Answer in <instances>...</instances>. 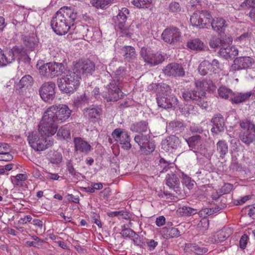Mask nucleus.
<instances>
[{
	"mask_svg": "<svg viewBox=\"0 0 255 255\" xmlns=\"http://www.w3.org/2000/svg\"><path fill=\"white\" fill-rule=\"evenodd\" d=\"M77 13L74 9L68 6L60 8L51 20L52 29L57 34L65 35L75 27Z\"/></svg>",
	"mask_w": 255,
	"mask_h": 255,
	"instance_id": "f257e3e1",
	"label": "nucleus"
},
{
	"mask_svg": "<svg viewBox=\"0 0 255 255\" xmlns=\"http://www.w3.org/2000/svg\"><path fill=\"white\" fill-rule=\"evenodd\" d=\"M80 78L73 70L66 71L61 78L57 79L59 89L66 94L73 93L79 86Z\"/></svg>",
	"mask_w": 255,
	"mask_h": 255,
	"instance_id": "f03ea898",
	"label": "nucleus"
},
{
	"mask_svg": "<svg viewBox=\"0 0 255 255\" xmlns=\"http://www.w3.org/2000/svg\"><path fill=\"white\" fill-rule=\"evenodd\" d=\"M58 124L46 110L38 126L39 131L47 136L53 135L57 131Z\"/></svg>",
	"mask_w": 255,
	"mask_h": 255,
	"instance_id": "7ed1b4c3",
	"label": "nucleus"
},
{
	"mask_svg": "<svg viewBox=\"0 0 255 255\" xmlns=\"http://www.w3.org/2000/svg\"><path fill=\"white\" fill-rule=\"evenodd\" d=\"M43 134L32 132L27 137V140L30 146L36 151H43L51 146L52 141L47 140Z\"/></svg>",
	"mask_w": 255,
	"mask_h": 255,
	"instance_id": "20e7f679",
	"label": "nucleus"
},
{
	"mask_svg": "<svg viewBox=\"0 0 255 255\" xmlns=\"http://www.w3.org/2000/svg\"><path fill=\"white\" fill-rule=\"evenodd\" d=\"M129 10L126 7H123L119 10V13L116 17H113L116 26L119 29L121 33L127 36H130L132 34L131 27L133 26V23L129 27L126 25L127 17L129 14Z\"/></svg>",
	"mask_w": 255,
	"mask_h": 255,
	"instance_id": "39448f33",
	"label": "nucleus"
},
{
	"mask_svg": "<svg viewBox=\"0 0 255 255\" xmlns=\"http://www.w3.org/2000/svg\"><path fill=\"white\" fill-rule=\"evenodd\" d=\"M47 110L58 123H62L68 120L71 113V110L65 104L52 105Z\"/></svg>",
	"mask_w": 255,
	"mask_h": 255,
	"instance_id": "423d86ee",
	"label": "nucleus"
},
{
	"mask_svg": "<svg viewBox=\"0 0 255 255\" xmlns=\"http://www.w3.org/2000/svg\"><path fill=\"white\" fill-rule=\"evenodd\" d=\"M95 69V63L89 59L79 60L73 65L72 69L80 78L82 75H92Z\"/></svg>",
	"mask_w": 255,
	"mask_h": 255,
	"instance_id": "0eeeda50",
	"label": "nucleus"
},
{
	"mask_svg": "<svg viewBox=\"0 0 255 255\" xmlns=\"http://www.w3.org/2000/svg\"><path fill=\"white\" fill-rule=\"evenodd\" d=\"M121 85L111 81L106 87V91L103 92V97L109 101H117L124 97V93L121 89Z\"/></svg>",
	"mask_w": 255,
	"mask_h": 255,
	"instance_id": "6e6552de",
	"label": "nucleus"
},
{
	"mask_svg": "<svg viewBox=\"0 0 255 255\" xmlns=\"http://www.w3.org/2000/svg\"><path fill=\"white\" fill-rule=\"evenodd\" d=\"M140 54L144 61L150 66L158 65L164 60V57L162 55L154 54L150 49L145 47L141 49Z\"/></svg>",
	"mask_w": 255,
	"mask_h": 255,
	"instance_id": "1a4fd4ad",
	"label": "nucleus"
},
{
	"mask_svg": "<svg viewBox=\"0 0 255 255\" xmlns=\"http://www.w3.org/2000/svg\"><path fill=\"white\" fill-rule=\"evenodd\" d=\"M158 106L163 109L175 108L178 104V100L173 94H169L167 91L157 95Z\"/></svg>",
	"mask_w": 255,
	"mask_h": 255,
	"instance_id": "9d476101",
	"label": "nucleus"
},
{
	"mask_svg": "<svg viewBox=\"0 0 255 255\" xmlns=\"http://www.w3.org/2000/svg\"><path fill=\"white\" fill-rule=\"evenodd\" d=\"M112 135L117 141L120 143L122 148L126 150L131 148L130 138L127 130L117 128L113 131Z\"/></svg>",
	"mask_w": 255,
	"mask_h": 255,
	"instance_id": "9b49d317",
	"label": "nucleus"
},
{
	"mask_svg": "<svg viewBox=\"0 0 255 255\" xmlns=\"http://www.w3.org/2000/svg\"><path fill=\"white\" fill-rule=\"evenodd\" d=\"M161 37L164 42L174 45L180 41L181 33L180 29L176 27L167 28L163 31Z\"/></svg>",
	"mask_w": 255,
	"mask_h": 255,
	"instance_id": "f8f14e48",
	"label": "nucleus"
},
{
	"mask_svg": "<svg viewBox=\"0 0 255 255\" xmlns=\"http://www.w3.org/2000/svg\"><path fill=\"white\" fill-rule=\"evenodd\" d=\"M55 84L53 82L44 83L39 89V94L45 102L51 103L55 97Z\"/></svg>",
	"mask_w": 255,
	"mask_h": 255,
	"instance_id": "ddd939ff",
	"label": "nucleus"
},
{
	"mask_svg": "<svg viewBox=\"0 0 255 255\" xmlns=\"http://www.w3.org/2000/svg\"><path fill=\"white\" fill-rule=\"evenodd\" d=\"M8 62L10 63L15 60H23L29 62L30 58L26 51L21 46H15L10 49L8 52Z\"/></svg>",
	"mask_w": 255,
	"mask_h": 255,
	"instance_id": "4468645a",
	"label": "nucleus"
},
{
	"mask_svg": "<svg viewBox=\"0 0 255 255\" xmlns=\"http://www.w3.org/2000/svg\"><path fill=\"white\" fill-rule=\"evenodd\" d=\"M255 63V60L250 56H241L236 58L231 68L233 71L247 69L252 67Z\"/></svg>",
	"mask_w": 255,
	"mask_h": 255,
	"instance_id": "2eb2a0df",
	"label": "nucleus"
},
{
	"mask_svg": "<svg viewBox=\"0 0 255 255\" xmlns=\"http://www.w3.org/2000/svg\"><path fill=\"white\" fill-rule=\"evenodd\" d=\"M102 109L98 106H91L83 110V114L90 122L95 123L101 120Z\"/></svg>",
	"mask_w": 255,
	"mask_h": 255,
	"instance_id": "dca6fc26",
	"label": "nucleus"
},
{
	"mask_svg": "<svg viewBox=\"0 0 255 255\" xmlns=\"http://www.w3.org/2000/svg\"><path fill=\"white\" fill-rule=\"evenodd\" d=\"M232 37L230 35H220L219 37L213 36L210 39L209 44L211 48H217L226 46L232 43Z\"/></svg>",
	"mask_w": 255,
	"mask_h": 255,
	"instance_id": "f3484780",
	"label": "nucleus"
},
{
	"mask_svg": "<svg viewBox=\"0 0 255 255\" xmlns=\"http://www.w3.org/2000/svg\"><path fill=\"white\" fill-rule=\"evenodd\" d=\"M164 74L168 76L183 77L185 71L182 65L177 63L168 64L163 69Z\"/></svg>",
	"mask_w": 255,
	"mask_h": 255,
	"instance_id": "a211bd4d",
	"label": "nucleus"
},
{
	"mask_svg": "<svg viewBox=\"0 0 255 255\" xmlns=\"http://www.w3.org/2000/svg\"><path fill=\"white\" fill-rule=\"evenodd\" d=\"M211 122L213 125L211 129L212 132L218 134L224 131L225 120L221 114L215 115L211 120Z\"/></svg>",
	"mask_w": 255,
	"mask_h": 255,
	"instance_id": "6ab92c4d",
	"label": "nucleus"
},
{
	"mask_svg": "<svg viewBox=\"0 0 255 255\" xmlns=\"http://www.w3.org/2000/svg\"><path fill=\"white\" fill-rule=\"evenodd\" d=\"M75 151L87 154L92 150V146L81 137H75L73 140Z\"/></svg>",
	"mask_w": 255,
	"mask_h": 255,
	"instance_id": "aec40b11",
	"label": "nucleus"
},
{
	"mask_svg": "<svg viewBox=\"0 0 255 255\" xmlns=\"http://www.w3.org/2000/svg\"><path fill=\"white\" fill-rule=\"evenodd\" d=\"M166 184L170 189L173 190L176 193L180 194L181 193L180 190V182L177 175L171 173L167 174L166 178Z\"/></svg>",
	"mask_w": 255,
	"mask_h": 255,
	"instance_id": "412c9836",
	"label": "nucleus"
},
{
	"mask_svg": "<svg viewBox=\"0 0 255 255\" xmlns=\"http://www.w3.org/2000/svg\"><path fill=\"white\" fill-rule=\"evenodd\" d=\"M229 45L221 47L218 52L220 56L226 60L232 59L238 54V50L236 47Z\"/></svg>",
	"mask_w": 255,
	"mask_h": 255,
	"instance_id": "4be33fe9",
	"label": "nucleus"
},
{
	"mask_svg": "<svg viewBox=\"0 0 255 255\" xmlns=\"http://www.w3.org/2000/svg\"><path fill=\"white\" fill-rule=\"evenodd\" d=\"M33 78L31 76L27 75L23 76L15 86V91L19 94H23L26 89L31 86Z\"/></svg>",
	"mask_w": 255,
	"mask_h": 255,
	"instance_id": "5701e85b",
	"label": "nucleus"
},
{
	"mask_svg": "<svg viewBox=\"0 0 255 255\" xmlns=\"http://www.w3.org/2000/svg\"><path fill=\"white\" fill-rule=\"evenodd\" d=\"M123 228L121 234L124 237L129 238L132 240L134 244L140 247H142L143 243L141 242L140 237L134 231L130 228H126L125 225L122 227Z\"/></svg>",
	"mask_w": 255,
	"mask_h": 255,
	"instance_id": "b1692460",
	"label": "nucleus"
},
{
	"mask_svg": "<svg viewBox=\"0 0 255 255\" xmlns=\"http://www.w3.org/2000/svg\"><path fill=\"white\" fill-rule=\"evenodd\" d=\"M180 140L178 137L175 135L168 136L162 142V148L166 150L177 149L179 146Z\"/></svg>",
	"mask_w": 255,
	"mask_h": 255,
	"instance_id": "393cba45",
	"label": "nucleus"
},
{
	"mask_svg": "<svg viewBox=\"0 0 255 255\" xmlns=\"http://www.w3.org/2000/svg\"><path fill=\"white\" fill-rule=\"evenodd\" d=\"M126 74V68L124 67H120L113 74V77L110 74H107L105 77L109 78H112V81L116 82L118 84H122L124 81V78Z\"/></svg>",
	"mask_w": 255,
	"mask_h": 255,
	"instance_id": "a878e982",
	"label": "nucleus"
},
{
	"mask_svg": "<svg viewBox=\"0 0 255 255\" xmlns=\"http://www.w3.org/2000/svg\"><path fill=\"white\" fill-rule=\"evenodd\" d=\"M185 252L187 254L192 255L193 253L201 255L208 252V249L205 247H199L196 244H189L185 246Z\"/></svg>",
	"mask_w": 255,
	"mask_h": 255,
	"instance_id": "bb28decb",
	"label": "nucleus"
},
{
	"mask_svg": "<svg viewBox=\"0 0 255 255\" xmlns=\"http://www.w3.org/2000/svg\"><path fill=\"white\" fill-rule=\"evenodd\" d=\"M253 94V93L251 91L246 93H233L231 102L232 103L236 104H240L248 100Z\"/></svg>",
	"mask_w": 255,
	"mask_h": 255,
	"instance_id": "cd10ccee",
	"label": "nucleus"
},
{
	"mask_svg": "<svg viewBox=\"0 0 255 255\" xmlns=\"http://www.w3.org/2000/svg\"><path fill=\"white\" fill-rule=\"evenodd\" d=\"M214 30L221 32L227 26L226 20L222 17H217L211 20L210 23Z\"/></svg>",
	"mask_w": 255,
	"mask_h": 255,
	"instance_id": "c85d7f7f",
	"label": "nucleus"
},
{
	"mask_svg": "<svg viewBox=\"0 0 255 255\" xmlns=\"http://www.w3.org/2000/svg\"><path fill=\"white\" fill-rule=\"evenodd\" d=\"M23 41L24 45L27 48L26 50L33 51L38 46V39L35 36H25L23 37Z\"/></svg>",
	"mask_w": 255,
	"mask_h": 255,
	"instance_id": "c756f323",
	"label": "nucleus"
},
{
	"mask_svg": "<svg viewBox=\"0 0 255 255\" xmlns=\"http://www.w3.org/2000/svg\"><path fill=\"white\" fill-rule=\"evenodd\" d=\"M130 130L139 133H146L148 130L149 133L150 132L148 123L146 121H140L132 124L130 126Z\"/></svg>",
	"mask_w": 255,
	"mask_h": 255,
	"instance_id": "7c9ffc66",
	"label": "nucleus"
},
{
	"mask_svg": "<svg viewBox=\"0 0 255 255\" xmlns=\"http://www.w3.org/2000/svg\"><path fill=\"white\" fill-rule=\"evenodd\" d=\"M125 59L128 61H133L136 58V54L134 47L131 46H125L122 48Z\"/></svg>",
	"mask_w": 255,
	"mask_h": 255,
	"instance_id": "2f4dec72",
	"label": "nucleus"
},
{
	"mask_svg": "<svg viewBox=\"0 0 255 255\" xmlns=\"http://www.w3.org/2000/svg\"><path fill=\"white\" fill-rule=\"evenodd\" d=\"M187 46L192 50L200 51L204 48V43L199 38L190 39L187 42Z\"/></svg>",
	"mask_w": 255,
	"mask_h": 255,
	"instance_id": "473e14b6",
	"label": "nucleus"
},
{
	"mask_svg": "<svg viewBox=\"0 0 255 255\" xmlns=\"http://www.w3.org/2000/svg\"><path fill=\"white\" fill-rule=\"evenodd\" d=\"M161 233L166 239L177 238L180 236L179 231L175 228L164 227L162 229Z\"/></svg>",
	"mask_w": 255,
	"mask_h": 255,
	"instance_id": "72a5a7b5",
	"label": "nucleus"
},
{
	"mask_svg": "<svg viewBox=\"0 0 255 255\" xmlns=\"http://www.w3.org/2000/svg\"><path fill=\"white\" fill-rule=\"evenodd\" d=\"M217 151L222 159L225 158L228 153L229 148L227 142L224 140H220L216 144Z\"/></svg>",
	"mask_w": 255,
	"mask_h": 255,
	"instance_id": "f704fd0d",
	"label": "nucleus"
},
{
	"mask_svg": "<svg viewBox=\"0 0 255 255\" xmlns=\"http://www.w3.org/2000/svg\"><path fill=\"white\" fill-rule=\"evenodd\" d=\"M51 71L52 78L64 74L65 73V66L62 63L51 62Z\"/></svg>",
	"mask_w": 255,
	"mask_h": 255,
	"instance_id": "c9c22d12",
	"label": "nucleus"
},
{
	"mask_svg": "<svg viewBox=\"0 0 255 255\" xmlns=\"http://www.w3.org/2000/svg\"><path fill=\"white\" fill-rule=\"evenodd\" d=\"M182 97L186 101H192L195 102L199 98V95L197 94V92L194 90H185L182 94Z\"/></svg>",
	"mask_w": 255,
	"mask_h": 255,
	"instance_id": "e433bc0d",
	"label": "nucleus"
},
{
	"mask_svg": "<svg viewBox=\"0 0 255 255\" xmlns=\"http://www.w3.org/2000/svg\"><path fill=\"white\" fill-rule=\"evenodd\" d=\"M131 3L139 8H147L151 10L153 6L152 0H133Z\"/></svg>",
	"mask_w": 255,
	"mask_h": 255,
	"instance_id": "4c0bfd02",
	"label": "nucleus"
},
{
	"mask_svg": "<svg viewBox=\"0 0 255 255\" xmlns=\"http://www.w3.org/2000/svg\"><path fill=\"white\" fill-rule=\"evenodd\" d=\"M79 30V32L81 33L83 36L87 38L92 37L93 35V28L89 27L87 25H79L77 27L75 26L73 30H76V32H78Z\"/></svg>",
	"mask_w": 255,
	"mask_h": 255,
	"instance_id": "58836bf2",
	"label": "nucleus"
},
{
	"mask_svg": "<svg viewBox=\"0 0 255 255\" xmlns=\"http://www.w3.org/2000/svg\"><path fill=\"white\" fill-rule=\"evenodd\" d=\"M145 143L140 147V150L143 154L148 155L154 150L155 145L154 141L151 138L146 141Z\"/></svg>",
	"mask_w": 255,
	"mask_h": 255,
	"instance_id": "ea45409f",
	"label": "nucleus"
},
{
	"mask_svg": "<svg viewBox=\"0 0 255 255\" xmlns=\"http://www.w3.org/2000/svg\"><path fill=\"white\" fill-rule=\"evenodd\" d=\"M200 27L203 28L207 25L210 24L212 16L210 12L207 10L200 11Z\"/></svg>",
	"mask_w": 255,
	"mask_h": 255,
	"instance_id": "a19ab883",
	"label": "nucleus"
},
{
	"mask_svg": "<svg viewBox=\"0 0 255 255\" xmlns=\"http://www.w3.org/2000/svg\"><path fill=\"white\" fill-rule=\"evenodd\" d=\"M199 73L202 76L206 75L209 72H212L210 62L208 60L203 61L198 68Z\"/></svg>",
	"mask_w": 255,
	"mask_h": 255,
	"instance_id": "79ce46f5",
	"label": "nucleus"
},
{
	"mask_svg": "<svg viewBox=\"0 0 255 255\" xmlns=\"http://www.w3.org/2000/svg\"><path fill=\"white\" fill-rule=\"evenodd\" d=\"M186 141L190 148L195 149L196 146L201 145V136L198 134L193 135L186 139Z\"/></svg>",
	"mask_w": 255,
	"mask_h": 255,
	"instance_id": "37998d69",
	"label": "nucleus"
},
{
	"mask_svg": "<svg viewBox=\"0 0 255 255\" xmlns=\"http://www.w3.org/2000/svg\"><path fill=\"white\" fill-rule=\"evenodd\" d=\"M218 93L220 98L228 99H230L232 101V98L233 96V91L225 86H221L218 89Z\"/></svg>",
	"mask_w": 255,
	"mask_h": 255,
	"instance_id": "c03bdc74",
	"label": "nucleus"
},
{
	"mask_svg": "<svg viewBox=\"0 0 255 255\" xmlns=\"http://www.w3.org/2000/svg\"><path fill=\"white\" fill-rule=\"evenodd\" d=\"M251 130L245 131L240 136L241 141L247 145H249L255 139V135Z\"/></svg>",
	"mask_w": 255,
	"mask_h": 255,
	"instance_id": "a18cd8bd",
	"label": "nucleus"
},
{
	"mask_svg": "<svg viewBox=\"0 0 255 255\" xmlns=\"http://www.w3.org/2000/svg\"><path fill=\"white\" fill-rule=\"evenodd\" d=\"M51 62L47 63L39 66L38 68L41 75L52 78L51 67Z\"/></svg>",
	"mask_w": 255,
	"mask_h": 255,
	"instance_id": "49530a36",
	"label": "nucleus"
},
{
	"mask_svg": "<svg viewBox=\"0 0 255 255\" xmlns=\"http://www.w3.org/2000/svg\"><path fill=\"white\" fill-rule=\"evenodd\" d=\"M197 109L196 106L192 105H186L183 108H179L181 113L187 117L191 115H195L197 112Z\"/></svg>",
	"mask_w": 255,
	"mask_h": 255,
	"instance_id": "de8ad7c7",
	"label": "nucleus"
},
{
	"mask_svg": "<svg viewBox=\"0 0 255 255\" xmlns=\"http://www.w3.org/2000/svg\"><path fill=\"white\" fill-rule=\"evenodd\" d=\"M151 138L149 133H139L134 136V140L139 146V148L141 147L143 144H145V142Z\"/></svg>",
	"mask_w": 255,
	"mask_h": 255,
	"instance_id": "09e8293b",
	"label": "nucleus"
},
{
	"mask_svg": "<svg viewBox=\"0 0 255 255\" xmlns=\"http://www.w3.org/2000/svg\"><path fill=\"white\" fill-rule=\"evenodd\" d=\"M178 211L183 216H191L197 213V209L186 206L179 208Z\"/></svg>",
	"mask_w": 255,
	"mask_h": 255,
	"instance_id": "8fccbe9b",
	"label": "nucleus"
},
{
	"mask_svg": "<svg viewBox=\"0 0 255 255\" xmlns=\"http://www.w3.org/2000/svg\"><path fill=\"white\" fill-rule=\"evenodd\" d=\"M240 126L241 128L246 130H252L255 133V125L250 121L245 119L240 122Z\"/></svg>",
	"mask_w": 255,
	"mask_h": 255,
	"instance_id": "3c124183",
	"label": "nucleus"
},
{
	"mask_svg": "<svg viewBox=\"0 0 255 255\" xmlns=\"http://www.w3.org/2000/svg\"><path fill=\"white\" fill-rule=\"evenodd\" d=\"M57 135L61 140H68L70 138V132L66 128L62 127L58 130Z\"/></svg>",
	"mask_w": 255,
	"mask_h": 255,
	"instance_id": "603ef678",
	"label": "nucleus"
},
{
	"mask_svg": "<svg viewBox=\"0 0 255 255\" xmlns=\"http://www.w3.org/2000/svg\"><path fill=\"white\" fill-rule=\"evenodd\" d=\"M169 128L177 132L184 130V127L183 123L178 121L171 122L169 124Z\"/></svg>",
	"mask_w": 255,
	"mask_h": 255,
	"instance_id": "864d4df0",
	"label": "nucleus"
},
{
	"mask_svg": "<svg viewBox=\"0 0 255 255\" xmlns=\"http://www.w3.org/2000/svg\"><path fill=\"white\" fill-rule=\"evenodd\" d=\"M201 18L200 11H196L191 16L190 22L193 26H199L200 27Z\"/></svg>",
	"mask_w": 255,
	"mask_h": 255,
	"instance_id": "5fc2aeb1",
	"label": "nucleus"
},
{
	"mask_svg": "<svg viewBox=\"0 0 255 255\" xmlns=\"http://www.w3.org/2000/svg\"><path fill=\"white\" fill-rule=\"evenodd\" d=\"M171 163L166 161L163 158H160L158 165L157 169L160 172L166 171L169 168V165Z\"/></svg>",
	"mask_w": 255,
	"mask_h": 255,
	"instance_id": "6e6d98bb",
	"label": "nucleus"
},
{
	"mask_svg": "<svg viewBox=\"0 0 255 255\" xmlns=\"http://www.w3.org/2000/svg\"><path fill=\"white\" fill-rule=\"evenodd\" d=\"M229 235H227L226 234V232L222 230L218 232L215 237V243L216 244H218L219 243H221L222 242L226 240V239L228 238Z\"/></svg>",
	"mask_w": 255,
	"mask_h": 255,
	"instance_id": "4d7b16f0",
	"label": "nucleus"
},
{
	"mask_svg": "<svg viewBox=\"0 0 255 255\" xmlns=\"http://www.w3.org/2000/svg\"><path fill=\"white\" fill-rule=\"evenodd\" d=\"M62 160V154L58 152H54L52 156L49 158V161L53 163L58 164H59Z\"/></svg>",
	"mask_w": 255,
	"mask_h": 255,
	"instance_id": "13d9d810",
	"label": "nucleus"
},
{
	"mask_svg": "<svg viewBox=\"0 0 255 255\" xmlns=\"http://www.w3.org/2000/svg\"><path fill=\"white\" fill-rule=\"evenodd\" d=\"M111 2V0H95L93 1V5L99 8H104Z\"/></svg>",
	"mask_w": 255,
	"mask_h": 255,
	"instance_id": "bf43d9fd",
	"label": "nucleus"
},
{
	"mask_svg": "<svg viewBox=\"0 0 255 255\" xmlns=\"http://www.w3.org/2000/svg\"><path fill=\"white\" fill-rule=\"evenodd\" d=\"M194 181L187 175L183 176L182 183L189 190L192 189L194 185Z\"/></svg>",
	"mask_w": 255,
	"mask_h": 255,
	"instance_id": "052dcab7",
	"label": "nucleus"
},
{
	"mask_svg": "<svg viewBox=\"0 0 255 255\" xmlns=\"http://www.w3.org/2000/svg\"><path fill=\"white\" fill-rule=\"evenodd\" d=\"M8 63H10L8 62V56L6 57L3 51L0 48V67L4 66Z\"/></svg>",
	"mask_w": 255,
	"mask_h": 255,
	"instance_id": "680f3d73",
	"label": "nucleus"
},
{
	"mask_svg": "<svg viewBox=\"0 0 255 255\" xmlns=\"http://www.w3.org/2000/svg\"><path fill=\"white\" fill-rule=\"evenodd\" d=\"M88 100L89 98L88 96L86 95V93H84L83 95H82L80 97H78L75 100V103L78 106H79L88 103Z\"/></svg>",
	"mask_w": 255,
	"mask_h": 255,
	"instance_id": "e2e57ef3",
	"label": "nucleus"
},
{
	"mask_svg": "<svg viewBox=\"0 0 255 255\" xmlns=\"http://www.w3.org/2000/svg\"><path fill=\"white\" fill-rule=\"evenodd\" d=\"M195 103L203 109H205L208 107V103L203 96L202 97L199 96V99H197Z\"/></svg>",
	"mask_w": 255,
	"mask_h": 255,
	"instance_id": "0e129e2a",
	"label": "nucleus"
},
{
	"mask_svg": "<svg viewBox=\"0 0 255 255\" xmlns=\"http://www.w3.org/2000/svg\"><path fill=\"white\" fill-rule=\"evenodd\" d=\"M233 184L230 183H225L220 189L221 191V194L223 195L229 193L230 191L233 189Z\"/></svg>",
	"mask_w": 255,
	"mask_h": 255,
	"instance_id": "69168bd1",
	"label": "nucleus"
},
{
	"mask_svg": "<svg viewBox=\"0 0 255 255\" xmlns=\"http://www.w3.org/2000/svg\"><path fill=\"white\" fill-rule=\"evenodd\" d=\"M210 65L212 73H216L217 70L221 69L220 63L217 59H214L212 62H210Z\"/></svg>",
	"mask_w": 255,
	"mask_h": 255,
	"instance_id": "338daca9",
	"label": "nucleus"
},
{
	"mask_svg": "<svg viewBox=\"0 0 255 255\" xmlns=\"http://www.w3.org/2000/svg\"><path fill=\"white\" fill-rule=\"evenodd\" d=\"M241 6L243 8H255V0H245L242 4Z\"/></svg>",
	"mask_w": 255,
	"mask_h": 255,
	"instance_id": "774afa93",
	"label": "nucleus"
}]
</instances>
